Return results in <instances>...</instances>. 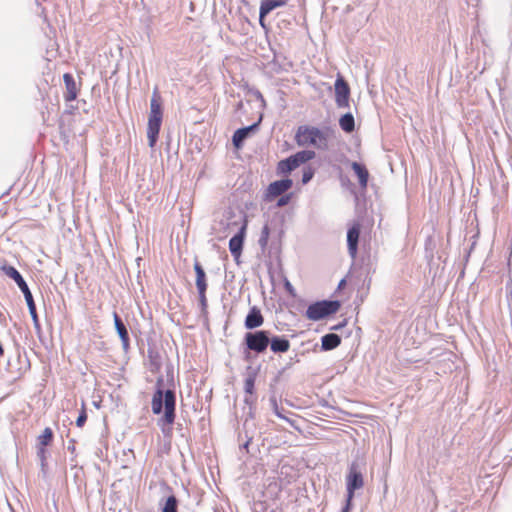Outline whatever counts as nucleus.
<instances>
[{"mask_svg":"<svg viewBox=\"0 0 512 512\" xmlns=\"http://www.w3.org/2000/svg\"><path fill=\"white\" fill-rule=\"evenodd\" d=\"M163 379L157 380V389L152 397L151 408L152 412L156 415L164 411L160 419L162 424V431H171V426L175 421L176 409V394L174 390H163Z\"/></svg>","mask_w":512,"mask_h":512,"instance_id":"f257e3e1","label":"nucleus"},{"mask_svg":"<svg viewBox=\"0 0 512 512\" xmlns=\"http://www.w3.org/2000/svg\"><path fill=\"white\" fill-rule=\"evenodd\" d=\"M334 135L330 127L320 129L315 126L302 125L297 128L295 141L300 147H314L326 151L329 148V140Z\"/></svg>","mask_w":512,"mask_h":512,"instance_id":"f03ea898","label":"nucleus"},{"mask_svg":"<svg viewBox=\"0 0 512 512\" xmlns=\"http://www.w3.org/2000/svg\"><path fill=\"white\" fill-rule=\"evenodd\" d=\"M3 271L5 272V274L8 277H10L11 279H13L16 282V284L18 285L19 289L24 294V297H25V300H26V303H27V306H28V309H29V313H30L31 318L33 320L34 327L39 332L41 330V326H40L38 314H37V311H36V305H35L32 293H31L27 283L25 282V280L23 279L22 275L19 273V271L15 267H13V266H4L3 267Z\"/></svg>","mask_w":512,"mask_h":512,"instance_id":"7ed1b4c3","label":"nucleus"},{"mask_svg":"<svg viewBox=\"0 0 512 512\" xmlns=\"http://www.w3.org/2000/svg\"><path fill=\"white\" fill-rule=\"evenodd\" d=\"M339 308L340 302L337 300L318 301L308 306L305 316L309 320L318 321L336 313Z\"/></svg>","mask_w":512,"mask_h":512,"instance_id":"20e7f679","label":"nucleus"},{"mask_svg":"<svg viewBox=\"0 0 512 512\" xmlns=\"http://www.w3.org/2000/svg\"><path fill=\"white\" fill-rule=\"evenodd\" d=\"M244 342L247 349L257 354H262L267 350L269 343H271V332L268 330L247 332L244 336Z\"/></svg>","mask_w":512,"mask_h":512,"instance_id":"39448f33","label":"nucleus"},{"mask_svg":"<svg viewBox=\"0 0 512 512\" xmlns=\"http://www.w3.org/2000/svg\"><path fill=\"white\" fill-rule=\"evenodd\" d=\"M364 486V478L357 462H352L346 476V489L350 498L354 497L355 491Z\"/></svg>","mask_w":512,"mask_h":512,"instance_id":"423d86ee","label":"nucleus"},{"mask_svg":"<svg viewBox=\"0 0 512 512\" xmlns=\"http://www.w3.org/2000/svg\"><path fill=\"white\" fill-rule=\"evenodd\" d=\"M350 88L348 83L339 76L335 81V102L338 108L349 107Z\"/></svg>","mask_w":512,"mask_h":512,"instance_id":"0eeeda50","label":"nucleus"},{"mask_svg":"<svg viewBox=\"0 0 512 512\" xmlns=\"http://www.w3.org/2000/svg\"><path fill=\"white\" fill-rule=\"evenodd\" d=\"M163 118L161 96L157 89L154 90L150 101V113L148 122L154 125L161 126Z\"/></svg>","mask_w":512,"mask_h":512,"instance_id":"6e6552de","label":"nucleus"},{"mask_svg":"<svg viewBox=\"0 0 512 512\" xmlns=\"http://www.w3.org/2000/svg\"><path fill=\"white\" fill-rule=\"evenodd\" d=\"M113 319H114L115 329H116L117 334L119 335L121 343H122V348L124 351H128V349L130 347V338H129L128 329H127L126 325L124 324V322L122 321V319L120 318V316L117 314V312L113 313Z\"/></svg>","mask_w":512,"mask_h":512,"instance_id":"1a4fd4ad","label":"nucleus"},{"mask_svg":"<svg viewBox=\"0 0 512 512\" xmlns=\"http://www.w3.org/2000/svg\"><path fill=\"white\" fill-rule=\"evenodd\" d=\"M360 236V225L354 224L347 232L348 252L352 258L356 257Z\"/></svg>","mask_w":512,"mask_h":512,"instance_id":"9d476101","label":"nucleus"},{"mask_svg":"<svg viewBox=\"0 0 512 512\" xmlns=\"http://www.w3.org/2000/svg\"><path fill=\"white\" fill-rule=\"evenodd\" d=\"M287 0H262L259 9V20L262 26H264V18L272 12L274 9L286 5Z\"/></svg>","mask_w":512,"mask_h":512,"instance_id":"9b49d317","label":"nucleus"},{"mask_svg":"<svg viewBox=\"0 0 512 512\" xmlns=\"http://www.w3.org/2000/svg\"><path fill=\"white\" fill-rule=\"evenodd\" d=\"M244 231L245 226H243L240 229V231L236 235H234L229 241V250L232 256L235 258V260H238L243 249Z\"/></svg>","mask_w":512,"mask_h":512,"instance_id":"f8f14e48","label":"nucleus"},{"mask_svg":"<svg viewBox=\"0 0 512 512\" xmlns=\"http://www.w3.org/2000/svg\"><path fill=\"white\" fill-rule=\"evenodd\" d=\"M292 184L291 179L274 181L268 186V195L273 198L280 196L288 191L292 187Z\"/></svg>","mask_w":512,"mask_h":512,"instance_id":"ddd939ff","label":"nucleus"},{"mask_svg":"<svg viewBox=\"0 0 512 512\" xmlns=\"http://www.w3.org/2000/svg\"><path fill=\"white\" fill-rule=\"evenodd\" d=\"M63 80L66 88V91L64 93V99L67 102H71L75 100L78 95V88L76 82L74 80V77L69 73H65L63 75Z\"/></svg>","mask_w":512,"mask_h":512,"instance_id":"4468645a","label":"nucleus"},{"mask_svg":"<svg viewBox=\"0 0 512 512\" xmlns=\"http://www.w3.org/2000/svg\"><path fill=\"white\" fill-rule=\"evenodd\" d=\"M264 322L261 311L257 307H252L245 318V327L247 329H255L260 327Z\"/></svg>","mask_w":512,"mask_h":512,"instance_id":"2eb2a0df","label":"nucleus"},{"mask_svg":"<svg viewBox=\"0 0 512 512\" xmlns=\"http://www.w3.org/2000/svg\"><path fill=\"white\" fill-rule=\"evenodd\" d=\"M270 349L274 353H285L290 349V342L284 336H278L271 333Z\"/></svg>","mask_w":512,"mask_h":512,"instance_id":"dca6fc26","label":"nucleus"},{"mask_svg":"<svg viewBox=\"0 0 512 512\" xmlns=\"http://www.w3.org/2000/svg\"><path fill=\"white\" fill-rule=\"evenodd\" d=\"M258 127V124L255 123V124H252L248 127H244V128H240L238 130L235 131L233 137H232V142H233V145L236 147V148H240L244 141L246 140V138L249 136V134L256 130Z\"/></svg>","mask_w":512,"mask_h":512,"instance_id":"f3484780","label":"nucleus"},{"mask_svg":"<svg viewBox=\"0 0 512 512\" xmlns=\"http://www.w3.org/2000/svg\"><path fill=\"white\" fill-rule=\"evenodd\" d=\"M194 271L196 273V287L198 292H202L203 290H207V280L206 273L202 267V265L196 260L194 263Z\"/></svg>","mask_w":512,"mask_h":512,"instance_id":"a211bd4d","label":"nucleus"},{"mask_svg":"<svg viewBox=\"0 0 512 512\" xmlns=\"http://www.w3.org/2000/svg\"><path fill=\"white\" fill-rule=\"evenodd\" d=\"M341 343V338L335 333H329L322 337L321 346L325 351H329L338 347Z\"/></svg>","mask_w":512,"mask_h":512,"instance_id":"6ab92c4d","label":"nucleus"},{"mask_svg":"<svg viewBox=\"0 0 512 512\" xmlns=\"http://www.w3.org/2000/svg\"><path fill=\"white\" fill-rule=\"evenodd\" d=\"M351 167L358 177L360 186L362 188H366L369 178V173L366 167L358 162H353Z\"/></svg>","mask_w":512,"mask_h":512,"instance_id":"aec40b11","label":"nucleus"},{"mask_svg":"<svg viewBox=\"0 0 512 512\" xmlns=\"http://www.w3.org/2000/svg\"><path fill=\"white\" fill-rule=\"evenodd\" d=\"M339 125L341 129L346 133H351L355 129V120L352 113H346L339 119Z\"/></svg>","mask_w":512,"mask_h":512,"instance_id":"412c9836","label":"nucleus"},{"mask_svg":"<svg viewBox=\"0 0 512 512\" xmlns=\"http://www.w3.org/2000/svg\"><path fill=\"white\" fill-rule=\"evenodd\" d=\"M256 371H247L244 381L245 394H255Z\"/></svg>","mask_w":512,"mask_h":512,"instance_id":"4be33fe9","label":"nucleus"},{"mask_svg":"<svg viewBox=\"0 0 512 512\" xmlns=\"http://www.w3.org/2000/svg\"><path fill=\"white\" fill-rule=\"evenodd\" d=\"M293 161L296 162V165L300 166L313 158H315V152L312 150H302L292 155Z\"/></svg>","mask_w":512,"mask_h":512,"instance_id":"5701e85b","label":"nucleus"},{"mask_svg":"<svg viewBox=\"0 0 512 512\" xmlns=\"http://www.w3.org/2000/svg\"><path fill=\"white\" fill-rule=\"evenodd\" d=\"M160 128H161V126L154 125V124L148 122L147 137H148L149 146L151 148H153L155 146V144L158 140Z\"/></svg>","mask_w":512,"mask_h":512,"instance_id":"b1692460","label":"nucleus"},{"mask_svg":"<svg viewBox=\"0 0 512 512\" xmlns=\"http://www.w3.org/2000/svg\"><path fill=\"white\" fill-rule=\"evenodd\" d=\"M297 167H298V165H296V162L293 161L292 156L288 157L285 160L280 161L278 164V170L281 173H289V172L293 171L294 169H296Z\"/></svg>","mask_w":512,"mask_h":512,"instance_id":"393cba45","label":"nucleus"},{"mask_svg":"<svg viewBox=\"0 0 512 512\" xmlns=\"http://www.w3.org/2000/svg\"><path fill=\"white\" fill-rule=\"evenodd\" d=\"M53 440V431L51 428L47 427L44 429L43 433L38 437L39 447H46L51 444Z\"/></svg>","mask_w":512,"mask_h":512,"instance_id":"a878e982","label":"nucleus"},{"mask_svg":"<svg viewBox=\"0 0 512 512\" xmlns=\"http://www.w3.org/2000/svg\"><path fill=\"white\" fill-rule=\"evenodd\" d=\"M178 500L174 495L167 498L162 512H177Z\"/></svg>","mask_w":512,"mask_h":512,"instance_id":"bb28decb","label":"nucleus"},{"mask_svg":"<svg viewBox=\"0 0 512 512\" xmlns=\"http://www.w3.org/2000/svg\"><path fill=\"white\" fill-rule=\"evenodd\" d=\"M270 230L268 225H265L261 231V235L259 238V244L262 248H265L268 244V238H269Z\"/></svg>","mask_w":512,"mask_h":512,"instance_id":"cd10ccee","label":"nucleus"},{"mask_svg":"<svg viewBox=\"0 0 512 512\" xmlns=\"http://www.w3.org/2000/svg\"><path fill=\"white\" fill-rule=\"evenodd\" d=\"M37 457L40 460L42 469L46 466L47 450L46 447L37 446Z\"/></svg>","mask_w":512,"mask_h":512,"instance_id":"c85d7f7f","label":"nucleus"},{"mask_svg":"<svg viewBox=\"0 0 512 512\" xmlns=\"http://www.w3.org/2000/svg\"><path fill=\"white\" fill-rule=\"evenodd\" d=\"M199 295V304L203 313L207 312V298H206V290L202 292H198Z\"/></svg>","mask_w":512,"mask_h":512,"instance_id":"c756f323","label":"nucleus"},{"mask_svg":"<svg viewBox=\"0 0 512 512\" xmlns=\"http://www.w3.org/2000/svg\"><path fill=\"white\" fill-rule=\"evenodd\" d=\"M274 406H275V413H276V415H277L279 418L284 419L285 421H287V422H288L292 427L297 428V426H296V424H295V421H294L293 419H290V418H288L287 416H285V415L282 413V411H280V410L278 409V407H277V405H276V404H274Z\"/></svg>","mask_w":512,"mask_h":512,"instance_id":"7c9ffc66","label":"nucleus"},{"mask_svg":"<svg viewBox=\"0 0 512 512\" xmlns=\"http://www.w3.org/2000/svg\"><path fill=\"white\" fill-rule=\"evenodd\" d=\"M86 420H87V414H86V411L83 409L80 412V414H79V416H78V418L76 420V425L78 427H82L85 424Z\"/></svg>","mask_w":512,"mask_h":512,"instance_id":"2f4dec72","label":"nucleus"},{"mask_svg":"<svg viewBox=\"0 0 512 512\" xmlns=\"http://www.w3.org/2000/svg\"><path fill=\"white\" fill-rule=\"evenodd\" d=\"M257 397L255 394H245L244 402L248 406L252 407L256 403Z\"/></svg>","mask_w":512,"mask_h":512,"instance_id":"473e14b6","label":"nucleus"},{"mask_svg":"<svg viewBox=\"0 0 512 512\" xmlns=\"http://www.w3.org/2000/svg\"><path fill=\"white\" fill-rule=\"evenodd\" d=\"M352 500H353V498H350L349 494H347L346 503H345V506L342 508L341 512H350L351 507H352Z\"/></svg>","mask_w":512,"mask_h":512,"instance_id":"72a5a7b5","label":"nucleus"},{"mask_svg":"<svg viewBox=\"0 0 512 512\" xmlns=\"http://www.w3.org/2000/svg\"><path fill=\"white\" fill-rule=\"evenodd\" d=\"M313 177V172L311 170L305 171L302 176V182L304 184L308 183Z\"/></svg>","mask_w":512,"mask_h":512,"instance_id":"f704fd0d","label":"nucleus"},{"mask_svg":"<svg viewBox=\"0 0 512 512\" xmlns=\"http://www.w3.org/2000/svg\"><path fill=\"white\" fill-rule=\"evenodd\" d=\"M284 286H285L286 291H287L291 296H295V295H296V294H295V289H294V287L292 286V284H291L288 280H286V281H285Z\"/></svg>","mask_w":512,"mask_h":512,"instance_id":"c9c22d12","label":"nucleus"},{"mask_svg":"<svg viewBox=\"0 0 512 512\" xmlns=\"http://www.w3.org/2000/svg\"><path fill=\"white\" fill-rule=\"evenodd\" d=\"M289 199H290V198H289V196H283V197H281V198L278 200L277 205H278L279 207L285 206L286 204H288Z\"/></svg>","mask_w":512,"mask_h":512,"instance_id":"e433bc0d","label":"nucleus"},{"mask_svg":"<svg viewBox=\"0 0 512 512\" xmlns=\"http://www.w3.org/2000/svg\"><path fill=\"white\" fill-rule=\"evenodd\" d=\"M67 449L71 453L75 452V442H74V440H70L69 441V445L67 446Z\"/></svg>","mask_w":512,"mask_h":512,"instance_id":"4c0bfd02","label":"nucleus"},{"mask_svg":"<svg viewBox=\"0 0 512 512\" xmlns=\"http://www.w3.org/2000/svg\"><path fill=\"white\" fill-rule=\"evenodd\" d=\"M285 468H288V467H287V466H285V465H283V466L281 467V473H282V474L284 473V469H285Z\"/></svg>","mask_w":512,"mask_h":512,"instance_id":"58836bf2","label":"nucleus"},{"mask_svg":"<svg viewBox=\"0 0 512 512\" xmlns=\"http://www.w3.org/2000/svg\"><path fill=\"white\" fill-rule=\"evenodd\" d=\"M344 282H345V281H344V280H342V281L340 282L339 286H343Z\"/></svg>","mask_w":512,"mask_h":512,"instance_id":"ea45409f","label":"nucleus"}]
</instances>
